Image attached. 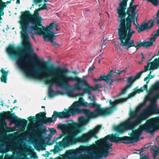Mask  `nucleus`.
<instances>
[{"mask_svg": "<svg viewBox=\"0 0 159 159\" xmlns=\"http://www.w3.org/2000/svg\"><path fill=\"white\" fill-rule=\"evenodd\" d=\"M6 51L11 57L16 59V63L18 67L20 70L24 72L26 76L38 78L39 77L40 74L43 73L41 76V78L44 79V82L46 84L49 85L48 91L49 97H52L56 95L53 90L52 86L55 82L58 86L61 87L57 83L58 80L61 78L57 76L58 71L55 70L56 68L60 67H56L55 68L52 66L47 67V63L40 61L37 57L36 54L34 53V59L41 63L43 66L42 67H39L37 70H35L34 68L31 67L30 65L32 63L31 61L26 60V57L24 56L23 53L24 52H22L20 48L11 45L7 48ZM62 88H66L64 87Z\"/></svg>", "mask_w": 159, "mask_h": 159, "instance_id": "nucleus-1", "label": "nucleus"}, {"mask_svg": "<svg viewBox=\"0 0 159 159\" xmlns=\"http://www.w3.org/2000/svg\"><path fill=\"white\" fill-rule=\"evenodd\" d=\"M88 98L91 102L88 103L84 101L83 98L80 97L79 98V101L74 102L72 106L69 107V110L64 109L66 111L58 112L55 111L51 117H46L45 112H41L36 115L35 118L34 116H30V121H35L39 126H42L43 124H46L48 123L53 122L57 117L61 119L68 118L70 116L71 114L72 115L76 113L83 114V112L80 110L82 109H80L78 107L80 106L88 107L91 109L100 107V105L96 102V98L94 96H89Z\"/></svg>", "mask_w": 159, "mask_h": 159, "instance_id": "nucleus-2", "label": "nucleus"}, {"mask_svg": "<svg viewBox=\"0 0 159 159\" xmlns=\"http://www.w3.org/2000/svg\"><path fill=\"white\" fill-rule=\"evenodd\" d=\"M116 8V13L119 19V24L117 28L120 38L124 39L125 37L130 38L135 32L131 29V23L133 21L135 25V20H137L136 12L135 11L139 5H134L127 8L128 0H122Z\"/></svg>", "mask_w": 159, "mask_h": 159, "instance_id": "nucleus-3", "label": "nucleus"}, {"mask_svg": "<svg viewBox=\"0 0 159 159\" xmlns=\"http://www.w3.org/2000/svg\"><path fill=\"white\" fill-rule=\"evenodd\" d=\"M84 125L79 123L69 124V126L71 129V132L65 136L61 141L57 143V144L54 147V149L52 150L51 151H53L54 153L55 154L61 150L60 148H65L77 142H87L92 138L98 139L96 134L101 128V126L100 125L96 126L93 129L89 130L82 135L75 138L76 134L84 129Z\"/></svg>", "mask_w": 159, "mask_h": 159, "instance_id": "nucleus-4", "label": "nucleus"}, {"mask_svg": "<svg viewBox=\"0 0 159 159\" xmlns=\"http://www.w3.org/2000/svg\"><path fill=\"white\" fill-rule=\"evenodd\" d=\"M58 72L57 76L61 78L58 80L57 83L59 86L62 87L69 88L68 83L76 81L77 83L75 84L73 88L69 89L66 93L67 95L71 97H75L73 92L74 90H83L84 93L90 94V91L93 90L92 87H90L85 79L82 80L77 76H68L66 74L69 70L65 68H57L55 69Z\"/></svg>", "mask_w": 159, "mask_h": 159, "instance_id": "nucleus-5", "label": "nucleus"}, {"mask_svg": "<svg viewBox=\"0 0 159 159\" xmlns=\"http://www.w3.org/2000/svg\"><path fill=\"white\" fill-rule=\"evenodd\" d=\"M20 29H21V34L23 42L26 43V47L28 49L29 52H33V49L32 48V45L29 43L30 38L27 33L29 34L31 38L34 39V35L37 34L40 35H43V36L44 34V31L43 30V27L40 26L30 25H25L24 24L20 23Z\"/></svg>", "mask_w": 159, "mask_h": 159, "instance_id": "nucleus-6", "label": "nucleus"}, {"mask_svg": "<svg viewBox=\"0 0 159 159\" xmlns=\"http://www.w3.org/2000/svg\"><path fill=\"white\" fill-rule=\"evenodd\" d=\"M149 117L148 111H143L133 121L128 119L115 127L114 129L117 132L120 133L126 130L133 129L137 125L140 124L143 120H147Z\"/></svg>", "mask_w": 159, "mask_h": 159, "instance_id": "nucleus-7", "label": "nucleus"}, {"mask_svg": "<svg viewBox=\"0 0 159 159\" xmlns=\"http://www.w3.org/2000/svg\"><path fill=\"white\" fill-rule=\"evenodd\" d=\"M20 17V23L24 24L26 26L31 24L32 25L43 27L41 24L43 19L39 16L37 11H34L33 14H31L30 11H22Z\"/></svg>", "mask_w": 159, "mask_h": 159, "instance_id": "nucleus-8", "label": "nucleus"}, {"mask_svg": "<svg viewBox=\"0 0 159 159\" xmlns=\"http://www.w3.org/2000/svg\"><path fill=\"white\" fill-rule=\"evenodd\" d=\"M96 109L94 111H92L89 109H82L80 110L83 112V114L86 115L89 119L95 118L98 116H106L110 114L113 111L112 107L96 108Z\"/></svg>", "mask_w": 159, "mask_h": 159, "instance_id": "nucleus-9", "label": "nucleus"}, {"mask_svg": "<svg viewBox=\"0 0 159 159\" xmlns=\"http://www.w3.org/2000/svg\"><path fill=\"white\" fill-rule=\"evenodd\" d=\"M132 130L130 135L133 138L134 143H136L139 140V137L143 131L150 134L153 133L149 119L147 120L144 123L140 125L137 129Z\"/></svg>", "mask_w": 159, "mask_h": 159, "instance_id": "nucleus-10", "label": "nucleus"}, {"mask_svg": "<svg viewBox=\"0 0 159 159\" xmlns=\"http://www.w3.org/2000/svg\"><path fill=\"white\" fill-rule=\"evenodd\" d=\"M117 34L118 36V39L120 42V45L122 47H126V49L127 50L129 49V48L132 47H135L136 50L139 49L142 47L148 48V44L149 43H148L147 41H144L143 42H137L136 43V46L134 45V40L133 39L130 40L132 38L131 36V38L129 39L125 37L124 39L120 38L119 34H118V31H117Z\"/></svg>", "mask_w": 159, "mask_h": 159, "instance_id": "nucleus-11", "label": "nucleus"}, {"mask_svg": "<svg viewBox=\"0 0 159 159\" xmlns=\"http://www.w3.org/2000/svg\"><path fill=\"white\" fill-rule=\"evenodd\" d=\"M115 135L112 134L111 136H108L112 140V142L117 143L119 142L124 144H129L134 143L133 138L131 137L124 136L122 137H119L116 136Z\"/></svg>", "mask_w": 159, "mask_h": 159, "instance_id": "nucleus-12", "label": "nucleus"}, {"mask_svg": "<svg viewBox=\"0 0 159 159\" xmlns=\"http://www.w3.org/2000/svg\"><path fill=\"white\" fill-rule=\"evenodd\" d=\"M154 17L155 16H153V19H151L148 21V23L147 22L142 23L140 26L138 24L137 21H136L137 24H135V28L138 30V33H139L148 29L151 28L153 26L155 19H157L154 18Z\"/></svg>", "mask_w": 159, "mask_h": 159, "instance_id": "nucleus-13", "label": "nucleus"}, {"mask_svg": "<svg viewBox=\"0 0 159 159\" xmlns=\"http://www.w3.org/2000/svg\"><path fill=\"white\" fill-rule=\"evenodd\" d=\"M45 31L46 33L43 34L44 40L46 42H51L54 46L57 45V43L53 41V40L55 39L57 36L56 35H55V33L54 32H50L48 28H46Z\"/></svg>", "mask_w": 159, "mask_h": 159, "instance_id": "nucleus-14", "label": "nucleus"}, {"mask_svg": "<svg viewBox=\"0 0 159 159\" xmlns=\"http://www.w3.org/2000/svg\"><path fill=\"white\" fill-rule=\"evenodd\" d=\"M113 72V70L111 69L106 76L104 74H102L98 79H94L93 82L97 83L98 81H104L106 83H108L109 80L112 78Z\"/></svg>", "mask_w": 159, "mask_h": 159, "instance_id": "nucleus-15", "label": "nucleus"}, {"mask_svg": "<svg viewBox=\"0 0 159 159\" xmlns=\"http://www.w3.org/2000/svg\"><path fill=\"white\" fill-rule=\"evenodd\" d=\"M149 66V70L157 69L159 66V60L158 58H155L151 62H148L147 65L144 66V71H147L148 70Z\"/></svg>", "mask_w": 159, "mask_h": 159, "instance_id": "nucleus-16", "label": "nucleus"}, {"mask_svg": "<svg viewBox=\"0 0 159 159\" xmlns=\"http://www.w3.org/2000/svg\"><path fill=\"white\" fill-rule=\"evenodd\" d=\"M149 119L152 133L156 131L159 130V116Z\"/></svg>", "mask_w": 159, "mask_h": 159, "instance_id": "nucleus-17", "label": "nucleus"}, {"mask_svg": "<svg viewBox=\"0 0 159 159\" xmlns=\"http://www.w3.org/2000/svg\"><path fill=\"white\" fill-rule=\"evenodd\" d=\"M155 22L157 25H159V11H158L156 15L155 16L154 18H158ZM159 36V28L157 30V33L153 36V38H151L150 39V41H147L149 43L148 45V47H151L153 45V43L155 42V40L157 37Z\"/></svg>", "mask_w": 159, "mask_h": 159, "instance_id": "nucleus-18", "label": "nucleus"}, {"mask_svg": "<svg viewBox=\"0 0 159 159\" xmlns=\"http://www.w3.org/2000/svg\"><path fill=\"white\" fill-rule=\"evenodd\" d=\"M152 102L150 105L149 110H146L148 111L149 116L150 114H159V108H157V105L155 103V101H151ZM144 111H146L145 110Z\"/></svg>", "mask_w": 159, "mask_h": 159, "instance_id": "nucleus-19", "label": "nucleus"}, {"mask_svg": "<svg viewBox=\"0 0 159 159\" xmlns=\"http://www.w3.org/2000/svg\"><path fill=\"white\" fill-rule=\"evenodd\" d=\"M14 109L13 108L11 109L10 111H8L5 113L4 115L7 118L9 119V120L11 121H12L16 118H18V117L16 116L15 113H11Z\"/></svg>", "mask_w": 159, "mask_h": 159, "instance_id": "nucleus-20", "label": "nucleus"}, {"mask_svg": "<svg viewBox=\"0 0 159 159\" xmlns=\"http://www.w3.org/2000/svg\"><path fill=\"white\" fill-rule=\"evenodd\" d=\"M128 99V98H119L116 100L114 102L110 101V105L112 106V108H115L116 105L118 103H122L123 102L126 101Z\"/></svg>", "mask_w": 159, "mask_h": 159, "instance_id": "nucleus-21", "label": "nucleus"}, {"mask_svg": "<svg viewBox=\"0 0 159 159\" xmlns=\"http://www.w3.org/2000/svg\"><path fill=\"white\" fill-rule=\"evenodd\" d=\"M43 30L44 31V34L46 33V32L45 31L46 28H48L50 32H54L52 31H51V30L53 28H55L56 29V31H57L59 30V29L58 28V25L56 23L55 24L53 22H51L48 26L46 27L43 26Z\"/></svg>", "mask_w": 159, "mask_h": 159, "instance_id": "nucleus-22", "label": "nucleus"}, {"mask_svg": "<svg viewBox=\"0 0 159 159\" xmlns=\"http://www.w3.org/2000/svg\"><path fill=\"white\" fill-rule=\"evenodd\" d=\"M98 157L97 156H93L92 154L85 155L80 157L69 159H98Z\"/></svg>", "mask_w": 159, "mask_h": 159, "instance_id": "nucleus-23", "label": "nucleus"}, {"mask_svg": "<svg viewBox=\"0 0 159 159\" xmlns=\"http://www.w3.org/2000/svg\"><path fill=\"white\" fill-rule=\"evenodd\" d=\"M12 122H16L20 125L25 126L27 123V121L24 119H22L19 117L14 119Z\"/></svg>", "mask_w": 159, "mask_h": 159, "instance_id": "nucleus-24", "label": "nucleus"}, {"mask_svg": "<svg viewBox=\"0 0 159 159\" xmlns=\"http://www.w3.org/2000/svg\"><path fill=\"white\" fill-rule=\"evenodd\" d=\"M5 3L3 2L2 0H0V18H2L1 16H3L4 14L3 10L4 8L6 7Z\"/></svg>", "mask_w": 159, "mask_h": 159, "instance_id": "nucleus-25", "label": "nucleus"}, {"mask_svg": "<svg viewBox=\"0 0 159 159\" xmlns=\"http://www.w3.org/2000/svg\"><path fill=\"white\" fill-rule=\"evenodd\" d=\"M35 132L38 135H40L42 134H45L47 132V130L46 128L42 129L40 127H38L35 130Z\"/></svg>", "mask_w": 159, "mask_h": 159, "instance_id": "nucleus-26", "label": "nucleus"}, {"mask_svg": "<svg viewBox=\"0 0 159 159\" xmlns=\"http://www.w3.org/2000/svg\"><path fill=\"white\" fill-rule=\"evenodd\" d=\"M88 122L87 119L84 116H81L78 118V123L83 125H85Z\"/></svg>", "mask_w": 159, "mask_h": 159, "instance_id": "nucleus-27", "label": "nucleus"}, {"mask_svg": "<svg viewBox=\"0 0 159 159\" xmlns=\"http://www.w3.org/2000/svg\"><path fill=\"white\" fill-rule=\"evenodd\" d=\"M135 81L134 76L133 75L127 78L126 81L128 84L126 85L129 86V87H130Z\"/></svg>", "mask_w": 159, "mask_h": 159, "instance_id": "nucleus-28", "label": "nucleus"}, {"mask_svg": "<svg viewBox=\"0 0 159 159\" xmlns=\"http://www.w3.org/2000/svg\"><path fill=\"white\" fill-rule=\"evenodd\" d=\"M139 112L135 109L134 111H131L130 112L129 115L130 118H136L138 116H137V113Z\"/></svg>", "mask_w": 159, "mask_h": 159, "instance_id": "nucleus-29", "label": "nucleus"}, {"mask_svg": "<svg viewBox=\"0 0 159 159\" xmlns=\"http://www.w3.org/2000/svg\"><path fill=\"white\" fill-rule=\"evenodd\" d=\"M159 90V81L152 85L151 90L152 91H157Z\"/></svg>", "mask_w": 159, "mask_h": 159, "instance_id": "nucleus-30", "label": "nucleus"}, {"mask_svg": "<svg viewBox=\"0 0 159 159\" xmlns=\"http://www.w3.org/2000/svg\"><path fill=\"white\" fill-rule=\"evenodd\" d=\"M159 98V92L155 94L152 97H149V99L150 101H155Z\"/></svg>", "mask_w": 159, "mask_h": 159, "instance_id": "nucleus-31", "label": "nucleus"}, {"mask_svg": "<svg viewBox=\"0 0 159 159\" xmlns=\"http://www.w3.org/2000/svg\"><path fill=\"white\" fill-rule=\"evenodd\" d=\"M146 72V71H144V70H142V71L136 73V75L135 76H134V79L135 81L139 79L140 78L143 73Z\"/></svg>", "mask_w": 159, "mask_h": 159, "instance_id": "nucleus-32", "label": "nucleus"}, {"mask_svg": "<svg viewBox=\"0 0 159 159\" xmlns=\"http://www.w3.org/2000/svg\"><path fill=\"white\" fill-rule=\"evenodd\" d=\"M149 80H148V81L146 82V84H144L143 86L142 87H141L140 89H141L142 92H143L144 90H146L147 91L148 89V84L149 83Z\"/></svg>", "mask_w": 159, "mask_h": 159, "instance_id": "nucleus-33", "label": "nucleus"}, {"mask_svg": "<svg viewBox=\"0 0 159 159\" xmlns=\"http://www.w3.org/2000/svg\"><path fill=\"white\" fill-rule=\"evenodd\" d=\"M1 72L2 73V76H7L8 73V71H6L4 70V69L2 68L0 70Z\"/></svg>", "mask_w": 159, "mask_h": 159, "instance_id": "nucleus-34", "label": "nucleus"}, {"mask_svg": "<svg viewBox=\"0 0 159 159\" xmlns=\"http://www.w3.org/2000/svg\"><path fill=\"white\" fill-rule=\"evenodd\" d=\"M144 104L143 103H140L138 107H137L135 109L138 111H141L142 108L144 106Z\"/></svg>", "mask_w": 159, "mask_h": 159, "instance_id": "nucleus-35", "label": "nucleus"}, {"mask_svg": "<svg viewBox=\"0 0 159 159\" xmlns=\"http://www.w3.org/2000/svg\"><path fill=\"white\" fill-rule=\"evenodd\" d=\"M148 1L152 3L154 6H157L158 5V0H147Z\"/></svg>", "mask_w": 159, "mask_h": 159, "instance_id": "nucleus-36", "label": "nucleus"}, {"mask_svg": "<svg viewBox=\"0 0 159 159\" xmlns=\"http://www.w3.org/2000/svg\"><path fill=\"white\" fill-rule=\"evenodd\" d=\"M129 88V86L128 85H126L125 87L121 90V93L122 94H124L126 92L127 89Z\"/></svg>", "mask_w": 159, "mask_h": 159, "instance_id": "nucleus-37", "label": "nucleus"}, {"mask_svg": "<svg viewBox=\"0 0 159 159\" xmlns=\"http://www.w3.org/2000/svg\"><path fill=\"white\" fill-rule=\"evenodd\" d=\"M7 77L4 76H1V80L2 82L6 83L7 82Z\"/></svg>", "mask_w": 159, "mask_h": 159, "instance_id": "nucleus-38", "label": "nucleus"}, {"mask_svg": "<svg viewBox=\"0 0 159 159\" xmlns=\"http://www.w3.org/2000/svg\"><path fill=\"white\" fill-rule=\"evenodd\" d=\"M125 73L126 72V71L125 70H117L115 71V73L116 74H117L118 75H120L121 73Z\"/></svg>", "mask_w": 159, "mask_h": 159, "instance_id": "nucleus-39", "label": "nucleus"}, {"mask_svg": "<svg viewBox=\"0 0 159 159\" xmlns=\"http://www.w3.org/2000/svg\"><path fill=\"white\" fill-rule=\"evenodd\" d=\"M100 87V85L99 84H97L94 87H92L93 91H95L98 89Z\"/></svg>", "mask_w": 159, "mask_h": 159, "instance_id": "nucleus-40", "label": "nucleus"}, {"mask_svg": "<svg viewBox=\"0 0 159 159\" xmlns=\"http://www.w3.org/2000/svg\"><path fill=\"white\" fill-rule=\"evenodd\" d=\"M66 126V125L63 124H60L58 125V128L59 129H62Z\"/></svg>", "mask_w": 159, "mask_h": 159, "instance_id": "nucleus-41", "label": "nucleus"}, {"mask_svg": "<svg viewBox=\"0 0 159 159\" xmlns=\"http://www.w3.org/2000/svg\"><path fill=\"white\" fill-rule=\"evenodd\" d=\"M145 151V147L139 150L138 151L140 152L139 155L140 156H143V154L142 153V152H143Z\"/></svg>", "mask_w": 159, "mask_h": 159, "instance_id": "nucleus-42", "label": "nucleus"}, {"mask_svg": "<svg viewBox=\"0 0 159 159\" xmlns=\"http://www.w3.org/2000/svg\"><path fill=\"white\" fill-rule=\"evenodd\" d=\"M5 159H14L13 157L9 155H6L5 156Z\"/></svg>", "mask_w": 159, "mask_h": 159, "instance_id": "nucleus-43", "label": "nucleus"}, {"mask_svg": "<svg viewBox=\"0 0 159 159\" xmlns=\"http://www.w3.org/2000/svg\"><path fill=\"white\" fill-rule=\"evenodd\" d=\"M58 139H59L58 138V137H55L54 138L53 140L52 141V143H49L48 144V145H51L52 144L55 143V142H56V141H57V140Z\"/></svg>", "mask_w": 159, "mask_h": 159, "instance_id": "nucleus-44", "label": "nucleus"}, {"mask_svg": "<svg viewBox=\"0 0 159 159\" xmlns=\"http://www.w3.org/2000/svg\"><path fill=\"white\" fill-rule=\"evenodd\" d=\"M152 72V71H150L149 72V73L148 75L147 76L144 78V81H147L148 79H149V78L150 77V74H151Z\"/></svg>", "mask_w": 159, "mask_h": 159, "instance_id": "nucleus-45", "label": "nucleus"}, {"mask_svg": "<svg viewBox=\"0 0 159 159\" xmlns=\"http://www.w3.org/2000/svg\"><path fill=\"white\" fill-rule=\"evenodd\" d=\"M50 133L52 134H55L57 132L56 130L54 128H52L50 130Z\"/></svg>", "mask_w": 159, "mask_h": 159, "instance_id": "nucleus-46", "label": "nucleus"}, {"mask_svg": "<svg viewBox=\"0 0 159 159\" xmlns=\"http://www.w3.org/2000/svg\"><path fill=\"white\" fill-rule=\"evenodd\" d=\"M136 94L135 93V92L134 91V92H133L129 93L128 94V96L129 98H131L132 97L134 96Z\"/></svg>", "mask_w": 159, "mask_h": 159, "instance_id": "nucleus-47", "label": "nucleus"}, {"mask_svg": "<svg viewBox=\"0 0 159 159\" xmlns=\"http://www.w3.org/2000/svg\"><path fill=\"white\" fill-rule=\"evenodd\" d=\"M134 91L135 92L136 94L137 93H140V92H141V89H137L136 88H135L134 89Z\"/></svg>", "mask_w": 159, "mask_h": 159, "instance_id": "nucleus-48", "label": "nucleus"}, {"mask_svg": "<svg viewBox=\"0 0 159 159\" xmlns=\"http://www.w3.org/2000/svg\"><path fill=\"white\" fill-rule=\"evenodd\" d=\"M74 150H70L68 151V152L67 153V154L68 155H71L73 153V152H74Z\"/></svg>", "mask_w": 159, "mask_h": 159, "instance_id": "nucleus-49", "label": "nucleus"}, {"mask_svg": "<svg viewBox=\"0 0 159 159\" xmlns=\"http://www.w3.org/2000/svg\"><path fill=\"white\" fill-rule=\"evenodd\" d=\"M42 0H34V2L35 3H38L41 2ZM44 3L46 2H48L47 0H43Z\"/></svg>", "mask_w": 159, "mask_h": 159, "instance_id": "nucleus-50", "label": "nucleus"}, {"mask_svg": "<svg viewBox=\"0 0 159 159\" xmlns=\"http://www.w3.org/2000/svg\"><path fill=\"white\" fill-rule=\"evenodd\" d=\"M95 68V66L93 65H92V66L89 67L88 69V71H93V70H94Z\"/></svg>", "mask_w": 159, "mask_h": 159, "instance_id": "nucleus-51", "label": "nucleus"}, {"mask_svg": "<svg viewBox=\"0 0 159 159\" xmlns=\"http://www.w3.org/2000/svg\"><path fill=\"white\" fill-rule=\"evenodd\" d=\"M57 94H61L62 95L64 94V93L63 91H58L57 92Z\"/></svg>", "mask_w": 159, "mask_h": 159, "instance_id": "nucleus-52", "label": "nucleus"}, {"mask_svg": "<svg viewBox=\"0 0 159 159\" xmlns=\"http://www.w3.org/2000/svg\"><path fill=\"white\" fill-rule=\"evenodd\" d=\"M142 156L140 159H149V157H147V155H144L143 157Z\"/></svg>", "mask_w": 159, "mask_h": 159, "instance_id": "nucleus-53", "label": "nucleus"}, {"mask_svg": "<svg viewBox=\"0 0 159 159\" xmlns=\"http://www.w3.org/2000/svg\"><path fill=\"white\" fill-rule=\"evenodd\" d=\"M42 9H47V7L46 6V4L44 3L43 5V7H41Z\"/></svg>", "mask_w": 159, "mask_h": 159, "instance_id": "nucleus-54", "label": "nucleus"}, {"mask_svg": "<svg viewBox=\"0 0 159 159\" xmlns=\"http://www.w3.org/2000/svg\"><path fill=\"white\" fill-rule=\"evenodd\" d=\"M64 135V134H63V133H62V134H60L59 136L58 137V138L59 139H61L62 137Z\"/></svg>", "mask_w": 159, "mask_h": 159, "instance_id": "nucleus-55", "label": "nucleus"}, {"mask_svg": "<svg viewBox=\"0 0 159 159\" xmlns=\"http://www.w3.org/2000/svg\"><path fill=\"white\" fill-rule=\"evenodd\" d=\"M114 80H111V81L109 82V85L110 86H111L113 82L114 81Z\"/></svg>", "mask_w": 159, "mask_h": 159, "instance_id": "nucleus-56", "label": "nucleus"}, {"mask_svg": "<svg viewBox=\"0 0 159 159\" xmlns=\"http://www.w3.org/2000/svg\"><path fill=\"white\" fill-rule=\"evenodd\" d=\"M133 2L130 1V2L129 3V7H131L133 6Z\"/></svg>", "mask_w": 159, "mask_h": 159, "instance_id": "nucleus-57", "label": "nucleus"}, {"mask_svg": "<svg viewBox=\"0 0 159 159\" xmlns=\"http://www.w3.org/2000/svg\"><path fill=\"white\" fill-rule=\"evenodd\" d=\"M72 73L75 74L76 75L75 76H77L76 75L77 74V73L76 71H74L72 72Z\"/></svg>", "mask_w": 159, "mask_h": 159, "instance_id": "nucleus-58", "label": "nucleus"}, {"mask_svg": "<svg viewBox=\"0 0 159 159\" xmlns=\"http://www.w3.org/2000/svg\"><path fill=\"white\" fill-rule=\"evenodd\" d=\"M141 55H142V59L143 60V59L144 60L145 58H144V56L143 55V53L142 52H141Z\"/></svg>", "mask_w": 159, "mask_h": 159, "instance_id": "nucleus-59", "label": "nucleus"}, {"mask_svg": "<svg viewBox=\"0 0 159 159\" xmlns=\"http://www.w3.org/2000/svg\"><path fill=\"white\" fill-rule=\"evenodd\" d=\"M41 10H42L41 7H39L38 8V9H36V11H37L38 12V11H40Z\"/></svg>", "mask_w": 159, "mask_h": 159, "instance_id": "nucleus-60", "label": "nucleus"}, {"mask_svg": "<svg viewBox=\"0 0 159 159\" xmlns=\"http://www.w3.org/2000/svg\"><path fill=\"white\" fill-rule=\"evenodd\" d=\"M49 153L48 152V153L46 154L45 155H43L45 157H48V156H49Z\"/></svg>", "mask_w": 159, "mask_h": 159, "instance_id": "nucleus-61", "label": "nucleus"}, {"mask_svg": "<svg viewBox=\"0 0 159 159\" xmlns=\"http://www.w3.org/2000/svg\"><path fill=\"white\" fill-rule=\"evenodd\" d=\"M16 3L17 4H19L20 3V0H17Z\"/></svg>", "mask_w": 159, "mask_h": 159, "instance_id": "nucleus-62", "label": "nucleus"}, {"mask_svg": "<svg viewBox=\"0 0 159 159\" xmlns=\"http://www.w3.org/2000/svg\"><path fill=\"white\" fill-rule=\"evenodd\" d=\"M150 76H151V77H150V78H149V79H152V78H154V75H150Z\"/></svg>", "mask_w": 159, "mask_h": 159, "instance_id": "nucleus-63", "label": "nucleus"}, {"mask_svg": "<svg viewBox=\"0 0 159 159\" xmlns=\"http://www.w3.org/2000/svg\"><path fill=\"white\" fill-rule=\"evenodd\" d=\"M153 57H152L151 58L149 59L148 61V62H151L150 61H152V59H153Z\"/></svg>", "mask_w": 159, "mask_h": 159, "instance_id": "nucleus-64", "label": "nucleus"}]
</instances>
